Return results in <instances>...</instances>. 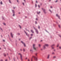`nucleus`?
Here are the masks:
<instances>
[{
    "label": "nucleus",
    "instance_id": "nucleus-1",
    "mask_svg": "<svg viewBox=\"0 0 61 61\" xmlns=\"http://www.w3.org/2000/svg\"><path fill=\"white\" fill-rule=\"evenodd\" d=\"M33 28L35 30V32L37 34H38V31L37 29H36V28H35L34 27H33Z\"/></svg>",
    "mask_w": 61,
    "mask_h": 61
},
{
    "label": "nucleus",
    "instance_id": "nucleus-2",
    "mask_svg": "<svg viewBox=\"0 0 61 61\" xmlns=\"http://www.w3.org/2000/svg\"><path fill=\"white\" fill-rule=\"evenodd\" d=\"M19 55H20V58L21 59V61H23V59L22 58V55L20 53H19Z\"/></svg>",
    "mask_w": 61,
    "mask_h": 61
},
{
    "label": "nucleus",
    "instance_id": "nucleus-3",
    "mask_svg": "<svg viewBox=\"0 0 61 61\" xmlns=\"http://www.w3.org/2000/svg\"><path fill=\"white\" fill-rule=\"evenodd\" d=\"M24 31L25 34H26V36H27L28 37H29V34H27V33H26V32H25V30H24Z\"/></svg>",
    "mask_w": 61,
    "mask_h": 61
},
{
    "label": "nucleus",
    "instance_id": "nucleus-4",
    "mask_svg": "<svg viewBox=\"0 0 61 61\" xmlns=\"http://www.w3.org/2000/svg\"><path fill=\"white\" fill-rule=\"evenodd\" d=\"M41 9L42 10H43V12L45 14H46V10L44 9L43 8H42Z\"/></svg>",
    "mask_w": 61,
    "mask_h": 61
},
{
    "label": "nucleus",
    "instance_id": "nucleus-5",
    "mask_svg": "<svg viewBox=\"0 0 61 61\" xmlns=\"http://www.w3.org/2000/svg\"><path fill=\"white\" fill-rule=\"evenodd\" d=\"M21 42L23 44L25 47L26 46V45H25V43H24V42H23V41H21Z\"/></svg>",
    "mask_w": 61,
    "mask_h": 61
},
{
    "label": "nucleus",
    "instance_id": "nucleus-6",
    "mask_svg": "<svg viewBox=\"0 0 61 61\" xmlns=\"http://www.w3.org/2000/svg\"><path fill=\"white\" fill-rule=\"evenodd\" d=\"M35 44H33V48L35 50H36V47H35Z\"/></svg>",
    "mask_w": 61,
    "mask_h": 61
},
{
    "label": "nucleus",
    "instance_id": "nucleus-7",
    "mask_svg": "<svg viewBox=\"0 0 61 61\" xmlns=\"http://www.w3.org/2000/svg\"><path fill=\"white\" fill-rule=\"evenodd\" d=\"M32 57H34L35 60H36V61H37V58H36V56H33Z\"/></svg>",
    "mask_w": 61,
    "mask_h": 61
},
{
    "label": "nucleus",
    "instance_id": "nucleus-8",
    "mask_svg": "<svg viewBox=\"0 0 61 61\" xmlns=\"http://www.w3.org/2000/svg\"><path fill=\"white\" fill-rule=\"evenodd\" d=\"M56 16L57 17H58L59 19H60V16L59 15H58L57 14H56Z\"/></svg>",
    "mask_w": 61,
    "mask_h": 61
},
{
    "label": "nucleus",
    "instance_id": "nucleus-9",
    "mask_svg": "<svg viewBox=\"0 0 61 61\" xmlns=\"http://www.w3.org/2000/svg\"><path fill=\"white\" fill-rule=\"evenodd\" d=\"M10 35L11 37H12V38H13V34H12V32H11Z\"/></svg>",
    "mask_w": 61,
    "mask_h": 61
},
{
    "label": "nucleus",
    "instance_id": "nucleus-10",
    "mask_svg": "<svg viewBox=\"0 0 61 61\" xmlns=\"http://www.w3.org/2000/svg\"><path fill=\"white\" fill-rule=\"evenodd\" d=\"M44 46H47V47H48V46H49V45L48 44H45L44 45Z\"/></svg>",
    "mask_w": 61,
    "mask_h": 61
},
{
    "label": "nucleus",
    "instance_id": "nucleus-11",
    "mask_svg": "<svg viewBox=\"0 0 61 61\" xmlns=\"http://www.w3.org/2000/svg\"><path fill=\"white\" fill-rule=\"evenodd\" d=\"M43 48L44 50H45V49H46V46H45L44 45Z\"/></svg>",
    "mask_w": 61,
    "mask_h": 61
},
{
    "label": "nucleus",
    "instance_id": "nucleus-12",
    "mask_svg": "<svg viewBox=\"0 0 61 61\" xmlns=\"http://www.w3.org/2000/svg\"><path fill=\"white\" fill-rule=\"evenodd\" d=\"M49 56H50V54H48L47 56V59H49Z\"/></svg>",
    "mask_w": 61,
    "mask_h": 61
},
{
    "label": "nucleus",
    "instance_id": "nucleus-13",
    "mask_svg": "<svg viewBox=\"0 0 61 61\" xmlns=\"http://www.w3.org/2000/svg\"><path fill=\"white\" fill-rule=\"evenodd\" d=\"M30 31L32 33H34V31H33V30H31Z\"/></svg>",
    "mask_w": 61,
    "mask_h": 61
},
{
    "label": "nucleus",
    "instance_id": "nucleus-14",
    "mask_svg": "<svg viewBox=\"0 0 61 61\" xmlns=\"http://www.w3.org/2000/svg\"><path fill=\"white\" fill-rule=\"evenodd\" d=\"M25 30H26V31H28L29 32V30H28L27 29H26V28H25Z\"/></svg>",
    "mask_w": 61,
    "mask_h": 61
},
{
    "label": "nucleus",
    "instance_id": "nucleus-15",
    "mask_svg": "<svg viewBox=\"0 0 61 61\" xmlns=\"http://www.w3.org/2000/svg\"><path fill=\"white\" fill-rule=\"evenodd\" d=\"M55 44H53L51 46V47H53V46H55Z\"/></svg>",
    "mask_w": 61,
    "mask_h": 61
},
{
    "label": "nucleus",
    "instance_id": "nucleus-16",
    "mask_svg": "<svg viewBox=\"0 0 61 61\" xmlns=\"http://www.w3.org/2000/svg\"><path fill=\"white\" fill-rule=\"evenodd\" d=\"M12 12L13 14H15V11L14 10H12Z\"/></svg>",
    "mask_w": 61,
    "mask_h": 61
},
{
    "label": "nucleus",
    "instance_id": "nucleus-17",
    "mask_svg": "<svg viewBox=\"0 0 61 61\" xmlns=\"http://www.w3.org/2000/svg\"><path fill=\"white\" fill-rule=\"evenodd\" d=\"M37 13L38 14H39L40 13V11H39V12H37Z\"/></svg>",
    "mask_w": 61,
    "mask_h": 61
},
{
    "label": "nucleus",
    "instance_id": "nucleus-18",
    "mask_svg": "<svg viewBox=\"0 0 61 61\" xmlns=\"http://www.w3.org/2000/svg\"><path fill=\"white\" fill-rule=\"evenodd\" d=\"M3 54H4V56H6V54H5V53H4Z\"/></svg>",
    "mask_w": 61,
    "mask_h": 61
},
{
    "label": "nucleus",
    "instance_id": "nucleus-19",
    "mask_svg": "<svg viewBox=\"0 0 61 61\" xmlns=\"http://www.w3.org/2000/svg\"><path fill=\"white\" fill-rule=\"evenodd\" d=\"M9 2L10 3H12V2H11V1H10V0H9Z\"/></svg>",
    "mask_w": 61,
    "mask_h": 61
},
{
    "label": "nucleus",
    "instance_id": "nucleus-20",
    "mask_svg": "<svg viewBox=\"0 0 61 61\" xmlns=\"http://www.w3.org/2000/svg\"><path fill=\"white\" fill-rule=\"evenodd\" d=\"M19 27H20V28L21 29V28H22L21 27V26L20 25H19Z\"/></svg>",
    "mask_w": 61,
    "mask_h": 61
},
{
    "label": "nucleus",
    "instance_id": "nucleus-21",
    "mask_svg": "<svg viewBox=\"0 0 61 61\" xmlns=\"http://www.w3.org/2000/svg\"><path fill=\"white\" fill-rule=\"evenodd\" d=\"M32 38V37H30V38H29L30 40Z\"/></svg>",
    "mask_w": 61,
    "mask_h": 61
},
{
    "label": "nucleus",
    "instance_id": "nucleus-22",
    "mask_svg": "<svg viewBox=\"0 0 61 61\" xmlns=\"http://www.w3.org/2000/svg\"><path fill=\"white\" fill-rule=\"evenodd\" d=\"M0 4H1V5L3 4V3L2 2V1H1Z\"/></svg>",
    "mask_w": 61,
    "mask_h": 61
},
{
    "label": "nucleus",
    "instance_id": "nucleus-23",
    "mask_svg": "<svg viewBox=\"0 0 61 61\" xmlns=\"http://www.w3.org/2000/svg\"><path fill=\"white\" fill-rule=\"evenodd\" d=\"M13 16H15V13H13Z\"/></svg>",
    "mask_w": 61,
    "mask_h": 61
},
{
    "label": "nucleus",
    "instance_id": "nucleus-24",
    "mask_svg": "<svg viewBox=\"0 0 61 61\" xmlns=\"http://www.w3.org/2000/svg\"><path fill=\"white\" fill-rule=\"evenodd\" d=\"M39 46L40 47H41V45L40 44H39Z\"/></svg>",
    "mask_w": 61,
    "mask_h": 61
},
{
    "label": "nucleus",
    "instance_id": "nucleus-25",
    "mask_svg": "<svg viewBox=\"0 0 61 61\" xmlns=\"http://www.w3.org/2000/svg\"><path fill=\"white\" fill-rule=\"evenodd\" d=\"M3 24L4 25H6V24H5V23H3Z\"/></svg>",
    "mask_w": 61,
    "mask_h": 61
},
{
    "label": "nucleus",
    "instance_id": "nucleus-26",
    "mask_svg": "<svg viewBox=\"0 0 61 61\" xmlns=\"http://www.w3.org/2000/svg\"><path fill=\"white\" fill-rule=\"evenodd\" d=\"M58 27H59V28H61V27H60V25H58Z\"/></svg>",
    "mask_w": 61,
    "mask_h": 61
},
{
    "label": "nucleus",
    "instance_id": "nucleus-27",
    "mask_svg": "<svg viewBox=\"0 0 61 61\" xmlns=\"http://www.w3.org/2000/svg\"><path fill=\"white\" fill-rule=\"evenodd\" d=\"M35 7H37V5H36V4H35Z\"/></svg>",
    "mask_w": 61,
    "mask_h": 61
},
{
    "label": "nucleus",
    "instance_id": "nucleus-28",
    "mask_svg": "<svg viewBox=\"0 0 61 61\" xmlns=\"http://www.w3.org/2000/svg\"><path fill=\"white\" fill-rule=\"evenodd\" d=\"M38 28L39 29H40V26H39V25L38 26Z\"/></svg>",
    "mask_w": 61,
    "mask_h": 61
},
{
    "label": "nucleus",
    "instance_id": "nucleus-29",
    "mask_svg": "<svg viewBox=\"0 0 61 61\" xmlns=\"http://www.w3.org/2000/svg\"><path fill=\"white\" fill-rule=\"evenodd\" d=\"M18 35H19H19H20V33H18Z\"/></svg>",
    "mask_w": 61,
    "mask_h": 61
},
{
    "label": "nucleus",
    "instance_id": "nucleus-30",
    "mask_svg": "<svg viewBox=\"0 0 61 61\" xmlns=\"http://www.w3.org/2000/svg\"><path fill=\"white\" fill-rule=\"evenodd\" d=\"M45 30L46 31V32H47V33H49V32H48L46 30Z\"/></svg>",
    "mask_w": 61,
    "mask_h": 61
},
{
    "label": "nucleus",
    "instance_id": "nucleus-31",
    "mask_svg": "<svg viewBox=\"0 0 61 61\" xmlns=\"http://www.w3.org/2000/svg\"><path fill=\"white\" fill-rule=\"evenodd\" d=\"M49 11H50L51 12V13H52V11L51 10H49Z\"/></svg>",
    "mask_w": 61,
    "mask_h": 61
},
{
    "label": "nucleus",
    "instance_id": "nucleus-32",
    "mask_svg": "<svg viewBox=\"0 0 61 61\" xmlns=\"http://www.w3.org/2000/svg\"><path fill=\"white\" fill-rule=\"evenodd\" d=\"M38 7H39V8H40V5H38Z\"/></svg>",
    "mask_w": 61,
    "mask_h": 61
},
{
    "label": "nucleus",
    "instance_id": "nucleus-33",
    "mask_svg": "<svg viewBox=\"0 0 61 61\" xmlns=\"http://www.w3.org/2000/svg\"><path fill=\"white\" fill-rule=\"evenodd\" d=\"M2 18L3 19V20H5V18H4L3 17H2Z\"/></svg>",
    "mask_w": 61,
    "mask_h": 61
},
{
    "label": "nucleus",
    "instance_id": "nucleus-34",
    "mask_svg": "<svg viewBox=\"0 0 61 61\" xmlns=\"http://www.w3.org/2000/svg\"><path fill=\"white\" fill-rule=\"evenodd\" d=\"M58 46H59V44H57V47H58Z\"/></svg>",
    "mask_w": 61,
    "mask_h": 61
},
{
    "label": "nucleus",
    "instance_id": "nucleus-35",
    "mask_svg": "<svg viewBox=\"0 0 61 61\" xmlns=\"http://www.w3.org/2000/svg\"><path fill=\"white\" fill-rule=\"evenodd\" d=\"M22 4L23 5H25V4H24V3H23Z\"/></svg>",
    "mask_w": 61,
    "mask_h": 61
},
{
    "label": "nucleus",
    "instance_id": "nucleus-36",
    "mask_svg": "<svg viewBox=\"0 0 61 61\" xmlns=\"http://www.w3.org/2000/svg\"><path fill=\"white\" fill-rule=\"evenodd\" d=\"M33 36V34H31V36Z\"/></svg>",
    "mask_w": 61,
    "mask_h": 61
},
{
    "label": "nucleus",
    "instance_id": "nucleus-37",
    "mask_svg": "<svg viewBox=\"0 0 61 61\" xmlns=\"http://www.w3.org/2000/svg\"><path fill=\"white\" fill-rule=\"evenodd\" d=\"M37 24V22H36V21H35V24Z\"/></svg>",
    "mask_w": 61,
    "mask_h": 61
},
{
    "label": "nucleus",
    "instance_id": "nucleus-38",
    "mask_svg": "<svg viewBox=\"0 0 61 61\" xmlns=\"http://www.w3.org/2000/svg\"><path fill=\"white\" fill-rule=\"evenodd\" d=\"M0 29H1V30L2 31H3V30L2 29V28H0Z\"/></svg>",
    "mask_w": 61,
    "mask_h": 61
},
{
    "label": "nucleus",
    "instance_id": "nucleus-39",
    "mask_svg": "<svg viewBox=\"0 0 61 61\" xmlns=\"http://www.w3.org/2000/svg\"><path fill=\"white\" fill-rule=\"evenodd\" d=\"M0 61H4V60H0Z\"/></svg>",
    "mask_w": 61,
    "mask_h": 61
},
{
    "label": "nucleus",
    "instance_id": "nucleus-40",
    "mask_svg": "<svg viewBox=\"0 0 61 61\" xmlns=\"http://www.w3.org/2000/svg\"><path fill=\"white\" fill-rule=\"evenodd\" d=\"M23 51H25V49H23Z\"/></svg>",
    "mask_w": 61,
    "mask_h": 61
},
{
    "label": "nucleus",
    "instance_id": "nucleus-41",
    "mask_svg": "<svg viewBox=\"0 0 61 61\" xmlns=\"http://www.w3.org/2000/svg\"><path fill=\"white\" fill-rule=\"evenodd\" d=\"M36 41H37V40H36V39L35 40V42H36Z\"/></svg>",
    "mask_w": 61,
    "mask_h": 61
},
{
    "label": "nucleus",
    "instance_id": "nucleus-42",
    "mask_svg": "<svg viewBox=\"0 0 61 61\" xmlns=\"http://www.w3.org/2000/svg\"><path fill=\"white\" fill-rule=\"evenodd\" d=\"M17 0V2L18 3H19V1H18V0Z\"/></svg>",
    "mask_w": 61,
    "mask_h": 61
},
{
    "label": "nucleus",
    "instance_id": "nucleus-43",
    "mask_svg": "<svg viewBox=\"0 0 61 61\" xmlns=\"http://www.w3.org/2000/svg\"><path fill=\"white\" fill-rule=\"evenodd\" d=\"M53 58H56V56H54L53 57Z\"/></svg>",
    "mask_w": 61,
    "mask_h": 61
},
{
    "label": "nucleus",
    "instance_id": "nucleus-44",
    "mask_svg": "<svg viewBox=\"0 0 61 61\" xmlns=\"http://www.w3.org/2000/svg\"><path fill=\"white\" fill-rule=\"evenodd\" d=\"M40 5H42V3H41Z\"/></svg>",
    "mask_w": 61,
    "mask_h": 61
},
{
    "label": "nucleus",
    "instance_id": "nucleus-45",
    "mask_svg": "<svg viewBox=\"0 0 61 61\" xmlns=\"http://www.w3.org/2000/svg\"><path fill=\"white\" fill-rule=\"evenodd\" d=\"M55 54V53L54 52H53L52 54Z\"/></svg>",
    "mask_w": 61,
    "mask_h": 61
},
{
    "label": "nucleus",
    "instance_id": "nucleus-46",
    "mask_svg": "<svg viewBox=\"0 0 61 61\" xmlns=\"http://www.w3.org/2000/svg\"><path fill=\"white\" fill-rule=\"evenodd\" d=\"M30 51H32V52H33V50H30Z\"/></svg>",
    "mask_w": 61,
    "mask_h": 61
},
{
    "label": "nucleus",
    "instance_id": "nucleus-47",
    "mask_svg": "<svg viewBox=\"0 0 61 61\" xmlns=\"http://www.w3.org/2000/svg\"><path fill=\"white\" fill-rule=\"evenodd\" d=\"M36 20H38V19H37V18H36Z\"/></svg>",
    "mask_w": 61,
    "mask_h": 61
},
{
    "label": "nucleus",
    "instance_id": "nucleus-48",
    "mask_svg": "<svg viewBox=\"0 0 61 61\" xmlns=\"http://www.w3.org/2000/svg\"><path fill=\"white\" fill-rule=\"evenodd\" d=\"M13 59H14V61H15V58H13Z\"/></svg>",
    "mask_w": 61,
    "mask_h": 61
},
{
    "label": "nucleus",
    "instance_id": "nucleus-49",
    "mask_svg": "<svg viewBox=\"0 0 61 61\" xmlns=\"http://www.w3.org/2000/svg\"><path fill=\"white\" fill-rule=\"evenodd\" d=\"M36 3H37V1L36 0Z\"/></svg>",
    "mask_w": 61,
    "mask_h": 61
},
{
    "label": "nucleus",
    "instance_id": "nucleus-50",
    "mask_svg": "<svg viewBox=\"0 0 61 61\" xmlns=\"http://www.w3.org/2000/svg\"><path fill=\"white\" fill-rule=\"evenodd\" d=\"M24 2H25V3L26 2V1H25V0H24Z\"/></svg>",
    "mask_w": 61,
    "mask_h": 61
},
{
    "label": "nucleus",
    "instance_id": "nucleus-51",
    "mask_svg": "<svg viewBox=\"0 0 61 61\" xmlns=\"http://www.w3.org/2000/svg\"><path fill=\"white\" fill-rule=\"evenodd\" d=\"M59 48H60V49H61V47H60Z\"/></svg>",
    "mask_w": 61,
    "mask_h": 61
},
{
    "label": "nucleus",
    "instance_id": "nucleus-52",
    "mask_svg": "<svg viewBox=\"0 0 61 61\" xmlns=\"http://www.w3.org/2000/svg\"><path fill=\"white\" fill-rule=\"evenodd\" d=\"M3 41H4V42H5V40H3Z\"/></svg>",
    "mask_w": 61,
    "mask_h": 61
},
{
    "label": "nucleus",
    "instance_id": "nucleus-53",
    "mask_svg": "<svg viewBox=\"0 0 61 61\" xmlns=\"http://www.w3.org/2000/svg\"><path fill=\"white\" fill-rule=\"evenodd\" d=\"M57 2V0L55 2L56 3Z\"/></svg>",
    "mask_w": 61,
    "mask_h": 61
},
{
    "label": "nucleus",
    "instance_id": "nucleus-54",
    "mask_svg": "<svg viewBox=\"0 0 61 61\" xmlns=\"http://www.w3.org/2000/svg\"><path fill=\"white\" fill-rule=\"evenodd\" d=\"M51 8H52V6H51Z\"/></svg>",
    "mask_w": 61,
    "mask_h": 61
},
{
    "label": "nucleus",
    "instance_id": "nucleus-55",
    "mask_svg": "<svg viewBox=\"0 0 61 61\" xmlns=\"http://www.w3.org/2000/svg\"><path fill=\"white\" fill-rule=\"evenodd\" d=\"M17 59H18V60L19 59H18V57H17Z\"/></svg>",
    "mask_w": 61,
    "mask_h": 61
},
{
    "label": "nucleus",
    "instance_id": "nucleus-56",
    "mask_svg": "<svg viewBox=\"0 0 61 61\" xmlns=\"http://www.w3.org/2000/svg\"><path fill=\"white\" fill-rule=\"evenodd\" d=\"M5 61H7V59H6L5 60Z\"/></svg>",
    "mask_w": 61,
    "mask_h": 61
},
{
    "label": "nucleus",
    "instance_id": "nucleus-57",
    "mask_svg": "<svg viewBox=\"0 0 61 61\" xmlns=\"http://www.w3.org/2000/svg\"><path fill=\"white\" fill-rule=\"evenodd\" d=\"M56 24H58V23L57 22H56Z\"/></svg>",
    "mask_w": 61,
    "mask_h": 61
},
{
    "label": "nucleus",
    "instance_id": "nucleus-58",
    "mask_svg": "<svg viewBox=\"0 0 61 61\" xmlns=\"http://www.w3.org/2000/svg\"><path fill=\"white\" fill-rule=\"evenodd\" d=\"M1 37H2V38L3 37V36H2V35H1Z\"/></svg>",
    "mask_w": 61,
    "mask_h": 61
},
{
    "label": "nucleus",
    "instance_id": "nucleus-59",
    "mask_svg": "<svg viewBox=\"0 0 61 61\" xmlns=\"http://www.w3.org/2000/svg\"><path fill=\"white\" fill-rule=\"evenodd\" d=\"M28 61H30V60H29V59H28Z\"/></svg>",
    "mask_w": 61,
    "mask_h": 61
},
{
    "label": "nucleus",
    "instance_id": "nucleus-60",
    "mask_svg": "<svg viewBox=\"0 0 61 61\" xmlns=\"http://www.w3.org/2000/svg\"><path fill=\"white\" fill-rule=\"evenodd\" d=\"M41 51H42V50H43V49H41Z\"/></svg>",
    "mask_w": 61,
    "mask_h": 61
},
{
    "label": "nucleus",
    "instance_id": "nucleus-61",
    "mask_svg": "<svg viewBox=\"0 0 61 61\" xmlns=\"http://www.w3.org/2000/svg\"><path fill=\"white\" fill-rule=\"evenodd\" d=\"M36 56H37V54H36Z\"/></svg>",
    "mask_w": 61,
    "mask_h": 61
},
{
    "label": "nucleus",
    "instance_id": "nucleus-62",
    "mask_svg": "<svg viewBox=\"0 0 61 61\" xmlns=\"http://www.w3.org/2000/svg\"><path fill=\"white\" fill-rule=\"evenodd\" d=\"M56 51V50H54V51Z\"/></svg>",
    "mask_w": 61,
    "mask_h": 61
},
{
    "label": "nucleus",
    "instance_id": "nucleus-63",
    "mask_svg": "<svg viewBox=\"0 0 61 61\" xmlns=\"http://www.w3.org/2000/svg\"><path fill=\"white\" fill-rule=\"evenodd\" d=\"M60 10H61V8H60Z\"/></svg>",
    "mask_w": 61,
    "mask_h": 61
},
{
    "label": "nucleus",
    "instance_id": "nucleus-64",
    "mask_svg": "<svg viewBox=\"0 0 61 61\" xmlns=\"http://www.w3.org/2000/svg\"><path fill=\"white\" fill-rule=\"evenodd\" d=\"M19 41H20V39H19Z\"/></svg>",
    "mask_w": 61,
    "mask_h": 61
}]
</instances>
